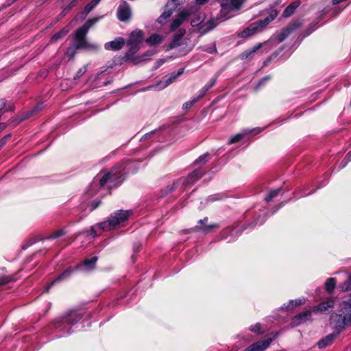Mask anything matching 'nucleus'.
I'll return each instance as SVG.
<instances>
[{"label": "nucleus", "mask_w": 351, "mask_h": 351, "mask_svg": "<svg viewBox=\"0 0 351 351\" xmlns=\"http://www.w3.org/2000/svg\"><path fill=\"white\" fill-rule=\"evenodd\" d=\"M77 4V0H71L67 5H66L62 12H61V16H65L72 8L75 7Z\"/></svg>", "instance_id": "obj_31"}, {"label": "nucleus", "mask_w": 351, "mask_h": 351, "mask_svg": "<svg viewBox=\"0 0 351 351\" xmlns=\"http://www.w3.org/2000/svg\"><path fill=\"white\" fill-rule=\"evenodd\" d=\"M335 337V335H333V334L328 335V336H326L325 338L321 339L317 343L318 347L319 348H324L330 345L332 343Z\"/></svg>", "instance_id": "obj_26"}, {"label": "nucleus", "mask_w": 351, "mask_h": 351, "mask_svg": "<svg viewBox=\"0 0 351 351\" xmlns=\"http://www.w3.org/2000/svg\"><path fill=\"white\" fill-rule=\"evenodd\" d=\"M70 28L68 26L64 27L60 31L54 34L50 38L51 43H55L58 40L64 38L69 32Z\"/></svg>", "instance_id": "obj_20"}, {"label": "nucleus", "mask_w": 351, "mask_h": 351, "mask_svg": "<svg viewBox=\"0 0 351 351\" xmlns=\"http://www.w3.org/2000/svg\"><path fill=\"white\" fill-rule=\"evenodd\" d=\"M217 227V225L216 224H213V225H210V226H205L202 228V230L205 232H208L210 231L211 229Z\"/></svg>", "instance_id": "obj_49"}, {"label": "nucleus", "mask_w": 351, "mask_h": 351, "mask_svg": "<svg viewBox=\"0 0 351 351\" xmlns=\"http://www.w3.org/2000/svg\"><path fill=\"white\" fill-rule=\"evenodd\" d=\"M86 71L87 66H84L83 67L80 68L74 76V80L80 79L86 72Z\"/></svg>", "instance_id": "obj_38"}, {"label": "nucleus", "mask_w": 351, "mask_h": 351, "mask_svg": "<svg viewBox=\"0 0 351 351\" xmlns=\"http://www.w3.org/2000/svg\"><path fill=\"white\" fill-rule=\"evenodd\" d=\"M346 0H332V4L333 5H338L341 3V2L346 1Z\"/></svg>", "instance_id": "obj_57"}, {"label": "nucleus", "mask_w": 351, "mask_h": 351, "mask_svg": "<svg viewBox=\"0 0 351 351\" xmlns=\"http://www.w3.org/2000/svg\"><path fill=\"white\" fill-rule=\"evenodd\" d=\"M125 44V40L123 37H117L114 40L107 42L104 45L106 50L119 51L121 49Z\"/></svg>", "instance_id": "obj_12"}, {"label": "nucleus", "mask_w": 351, "mask_h": 351, "mask_svg": "<svg viewBox=\"0 0 351 351\" xmlns=\"http://www.w3.org/2000/svg\"><path fill=\"white\" fill-rule=\"evenodd\" d=\"M122 170H117L116 169L110 172H107L103 175H97L90 185L88 193L91 195L97 193L99 188L103 189L105 185L108 188H112L119 184L121 181H117L121 176Z\"/></svg>", "instance_id": "obj_2"}, {"label": "nucleus", "mask_w": 351, "mask_h": 351, "mask_svg": "<svg viewBox=\"0 0 351 351\" xmlns=\"http://www.w3.org/2000/svg\"><path fill=\"white\" fill-rule=\"evenodd\" d=\"M77 50L79 49L72 45L66 49L65 54L69 59H73L75 56Z\"/></svg>", "instance_id": "obj_33"}, {"label": "nucleus", "mask_w": 351, "mask_h": 351, "mask_svg": "<svg viewBox=\"0 0 351 351\" xmlns=\"http://www.w3.org/2000/svg\"><path fill=\"white\" fill-rule=\"evenodd\" d=\"M341 314H332L330 317V324L337 330L351 324V304L343 302L341 304Z\"/></svg>", "instance_id": "obj_6"}, {"label": "nucleus", "mask_w": 351, "mask_h": 351, "mask_svg": "<svg viewBox=\"0 0 351 351\" xmlns=\"http://www.w3.org/2000/svg\"><path fill=\"white\" fill-rule=\"evenodd\" d=\"M178 77V76L176 75V73H172L171 76L168 79L166 80L165 86L173 83Z\"/></svg>", "instance_id": "obj_39"}, {"label": "nucleus", "mask_w": 351, "mask_h": 351, "mask_svg": "<svg viewBox=\"0 0 351 351\" xmlns=\"http://www.w3.org/2000/svg\"><path fill=\"white\" fill-rule=\"evenodd\" d=\"M221 10L218 14L217 19L220 17H226L230 11H232L230 3H222L221 4Z\"/></svg>", "instance_id": "obj_28"}, {"label": "nucleus", "mask_w": 351, "mask_h": 351, "mask_svg": "<svg viewBox=\"0 0 351 351\" xmlns=\"http://www.w3.org/2000/svg\"><path fill=\"white\" fill-rule=\"evenodd\" d=\"M280 191H281V189L280 188L270 191L269 192L268 195L265 197V200L267 202H270L271 201H272V199L274 197L278 196V195L280 193Z\"/></svg>", "instance_id": "obj_32"}, {"label": "nucleus", "mask_w": 351, "mask_h": 351, "mask_svg": "<svg viewBox=\"0 0 351 351\" xmlns=\"http://www.w3.org/2000/svg\"><path fill=\"white\" fill-rule=\"evenodd\" d=\"M117 18L121 22H128L132 17V10L130 5L123 1L117 8Z\"/></svg>", "instance_id": "obj_9"}, {"label": "nucleus", "mask_w": 351, "mask_h": 351, "mask_svg": "<svg viewBox=\"0 0 351 351\" xmlns=\"http://www.w3.org/2000/svg\"><path fill=\"white\" fill-rule=\"evenodd\" d=\"M250 330L256 333V334H263L266 332L265 330L262 329L261 325L260 323H256L250 326Z\"/></svg>", "instance_id": "obj_34"}, {"label": "nucleus", "mask_w": 351, "mask_h": 351, "mask_svg": "<svg viewBox=\"0 0 351 351\" xmlns=\"http://www.w3.org/2000/svg\"><path fill=\"white\" fill-rule=\"evenodd\" d=\"M169 6L170 2L168 1L165 5V10L160 14V16L157 19V22L159 24L164 25L166 22V20L169 19L173 14L174 10L172 8H168Z\"/></svg>", "instance_id": "obj_17"}, {"label": "nucleus", "mask_w": 351, "mask_h": 351, "mask_svg": "<svg viewBox=\"0 0 351 351\" xmlns=\"http://www.w3.org/2000/svg\"><path fill=\"white\" fill-rule=\"evenodd\" d=\"M63 234H64V232L62 230H58V231L56 232L55 233H53L51 237L53 239H55V238L61 237Z\"/></svg>", "instance_id": "obj_47"}, {"label": "nucleus", "mask_w": 351, "mask_h": 351, "mask_svg": "<svg viewBox=\"0 0 351 351\" xmlns=\"http://www.w3.org/2000/svg\"><path fill=\"white\" fill-rule=\"evenodd\" d=\"M346 165V162L343 163V164H342V162H341L340 165H339V167L340 168H343Z\"/></svg>", "instance_id": "obj_63"}, {"label": "nucleus", "mask_w": 351, "mask_h": 351, "mask_svg": "<svg viewBox=\"0 0 351 351\" xmlns=\"http://www.w3.org/2000/svg\"><path fill=\"white\" fill-rule=\"evenodd\" d=\"M165 60L163 59H159L156 61V68H158L159 66H160L162 64L165 63Z\"/></svg>", "instance_id": "obj_52"}, {"label": "nucleus", "mask_w": 351, "mask_h": 351, "mask_svg": "<svg viewBox=\"0 0 351 351\" xmlns=\"http://www.w3.org/2000/svg\"><path fill=\"white\" fill-rule=\"evenodd\" d=\"M132 215L130 210H120L111 214L106 221L93 226L90 230V235L95 237L103 231H108L123 226L129 217Z\"/></svg>", "instance_id": "obj_1"}, {"label": "nucleus", "mask_w": 351, "mask_h": 351, "mask_svg": "<svg viewBox=\"0 0 351 351\" xmlns=\"http://www.w3.org/2000/svg\"><path fill=\"white\" fill-rule=\"evenodd\" d=\"M7 281L3 280V279H1L0 280V285H3Z\"/></svg>", "instance_id": "obj_62"}, {"label": "nucleus", "mask_w": 351, "mask_h": 351, "mask_svg": "<svg viewBox=\"0 0 351 351\" xmlns=\"http://www.w3.org/2000/svg\"><path fill=\"white\" fill-rule=\"evenodd\" d=\"M206 51L209 53H217V51L215 46H214L213 49H212V48L208 49H206Z\"/></svg>", "instance_id": "obj_54"}, {"label": "nucleus", "mask_w": 351, "mask_h": 351, "mask_svg": "<svg viewBox=\"0 0 351 351\" xmlns=\"http://www.w3.org/2000/svg\"><path fill=\"white\" fill-rule=\"evenodd\" d=\"M335 285H336L335 279L334 278H328L326 280V284H325L326 291L329 293H332V291H333V290H334V289L335 287Z\"/></svg>", "instance_id": "obj_30"}, {"label": "nucleus", "mask_w": 351, "mask_h": 351, "mask_svg": "<svg viewBox=\"0 0 351 351\" xmlns=\"http://www.w3.org/2000/svg\"><path fill=\"white\" fill-rule=\"evenodd\" d=\"M191 15V13L184 9L182 10L174 19L170 25V30L171 32L176 31L186 20H187L189 16Z\"/></svg>", "instance_id": "obj_10"}, {"label": "nucleus", "mask_w": 351, "mask_h": 351, "mask_svg": "<svg viewBox=\"0 0 351 351\" xmlns=\"http://www.w3.org/2000/svg\"><path fill=\"white\" fill-rule=\"evenodd\" d=\"M98 18H92L88 19L84 24L77 29L73 34V45L79 50L81 49H97L98 47L95 45L91 44L87 40V34L90 29L97 21Z\"/></svg>", "instance_id": "obj_3"}, {"label": "nucleus", "mask_w": 351, "mask_h": 351, "mask_svg": "<svg viewBox=\"0 0 351 351\" xmlns=\"http://www.w3.org/2000/svg\"><path fill=\"white\" fill-rule=\"evenodd\" d=\"M300 1H295L291 2L283 11L282 16L285 18H288L292 16L294 14L295 10L300 6Z\"/></svg>", "instance_id": "obj_18"}, {"label": "nucleus", "mask_w": 351, "mask_h": 351, "mask_svg": "<svg viewBox=\"0 0 351 351\" xmlns=\"http://www.w3.org/2000/svg\"><path fill=\"white\" fill-rule=\"evenodd\" d=\"M71 268L66 269L62 274H60L57 278H56L53 282H51L49 285H48L45 288V291H48V290L50 289V287L56 282L60 280H62L63 279H65L67 278L71 273L72 272Z\"/></svg>", "instance_id": "obj_27"}, {"label": "nucleus", "mask_w": 351, "mask_h": 351, "mask_svg": "<svg viewBox=\"0 0 351 351\" xmlns=\"http://www.w3.org/2000/svg\"><path fill=\"white\" fill-rule=\"evenodd\" d=\"M43 150H40V151L38 152V154H41L43 153Z\"/></svg>", "instance_id": "obj_64"}, {"label": "nucleus", "mask_w": 351, "mask_h": 351, "mask_svg": "<svg viewBox=\"0 0 351 351\" xmlns=\"http://www.w3.org/2000/svg\"><path fill=\"white\" fill-rule=\"evenodd\" d=\"M202 176V172L200 170H195L185 180L186 184H193Z\"/></svg>", "instance_id": "obj_25"}, {"label": "nucleus", "mask_w": 351, "mask_h": 351, "mask_svg": "<svg viewBox=\"0 0 351 351\" xmlns=\"http://www.w3.org/2000/svg\"><path fill=\"white\" fill-rule=\"evenodd\" d=\"M19 117L14 119L10 120L9 124H12L13 126H16L20 123H17L19 121Z\"/></svg>", "instance_id": "obj_50"}, {"label": "nucleus", "mask_w": 351, "mask_h": 351, "mask_svg": "<svg viewBox=\"0 0 351 351\" xmlns=\"http://www.w3.org/2000/svg\"><path fill=\"white\" fill-rule=\"evenodd\" d=\"M82 319L81 315L76 312L72 311L69 313L65 317L62 318L61 322L69 325H73Z\"/></svg>", "instance_id": "obj_15"}, {"label": "nucleus", "mask_w": 351, "mask_h": 351, "mask_svg": "<svg viewBox=\"0 0 351 351\" xmlns=\"http://www.w3.org/2000/svg\"><path fill=\"white\" fill-rule=\"evenodd\" d=\"M271 11L269 16L263 19L258 20L250 24L246 28L238 34V36L241 38L250 37L255 34L263 30L271 21H273L278 14V12L276 9H273V6L270 8Z\"/></svg>", "instance_id": "obj_4"}, {"label": "nucleus", "mask_w": 351, "mask_h": 351, "mask_svg": "<svg viewBox=\"0 0 351 351\" xmlns=\"http://www.w3.org/2000/svg\"><path fill=\"white\" fill-rule=\"evenodd\" d=\"M263 46L262 43H258L256 45L254 46L252 49H246L243 51L240 55L239 58L241 60H245L248 57H250L252 54L254 53L259 49H261Z\"/></svg>", "instance_id": "obj_23"}, {"label": "nucleus", "mask_w": 351, "mask_h": 351, "mask_svg": "<svg viewBox=\"0 0 351 351\" xmlns=\"http://www.w3.org/2000/svg\"><path fill=\"white\" fill-rule=\"evenodd\" d=\"M99 202H93L91 206H90V210L93 211V210L97 208V206H99Z\"/></svg>", "instance_id": "obj_51"}, {"label": "nucleus", "mask_w": 351, "mask_h": 351, "mask_svg": "<svg viewBox=\"0 0 351 351\" xmlns=\"http://www.w3.org/2000/svg\"><path fill=\"white\" fill-rule=\"evenodd\" d=\"M271 79V76L270 75H266L265 76L263 79H261L258 84H257V86H256V88H259L260 87H261L262 86H264L265 84Z\"/></svg>", "instance_id": "obj_40"}, {"label": "nucleus", "mask_w": 351, "mask_h": 351, "mask_svg": "<svg viewBox=\"0 0 351 351\" xmlns=\"http://www.w3.org/2000/svg\"><path fill=\"white\" fill-rule=\"evenodd\" d=\"M15 109V106L14 104H10L8 106H5V112L14 111Z\"/></svg>", "instance_id": "obj_48"}, {"label": "nucleus", "mask_w": 351, "mask_h": 351, "mask_svg": "<svg viewBox=\"0 0 351 351\" xmlns=\"http://www.w3.org/2000/svg\"><path fill=\"white\" fill-rule=\"evenodd\" d=\"M208 0H195L196 3L199 5H204L208 2Z\"/></svg>", "instance_id": "obj_53"}, {"label": "nucleus", "mask_w": 351, "mask_h": 351, "mask_svg": "<svg viewBox=\"0 0 351 351\" xmlns=\"http://www.w3.org/2000/svg\"><path fill=\"white\" fill-rule=\"evenodd\" d=\"M11 137L10 134H8L0 140V148L4 146L8 141Z\"/></svg>", "instance_id": "obj_45"}, {"label": "nucleus", "mask_w": 351, "mask_h": 351, "mask_svg": "<svg viewBox=\"0 0 351 351\" xmlns=\"http://www.w3.org/2000/svg\"><path fill=\"white\" fill-rule=\"evenodd\" d=\"M302 23L299 21H295L289 23L285 27L282 29V32L278 36V40L279 43L283 42L288 38L292 33L300 27Z\"/></svg>", "instance_id": "obj_8"}, {"label": "nucleus", "mask_w": 351, "mask_h": 351, "mask_svg": "<svg viewBox=\"0 0 351 351\" xmlns=\"http://www.w3.org/2000/svg\"><path fill=\"white\" fill-rule=\"evenodd\" d=\"M204 94H205V92L204 93L199 95L196 98L184 103L182 105V108L184 110H188V109L191 108L197 101H198L201 98H202L204 97Z\"/></svg>", "instance_id": "obj_29"}, {"label": "nucleus", "mask_w": 351, "mask_h": 351, "mask_svg": "<svg viewBox=\"0 0 351 351\" xmlns=\"http://www.w3.org/2000/svg\"><path fill=\"white\" fill-rule=\"evenodd\" d=\"M97 261V256H93L90 258L86 259L82 264L77 266L79 269L90 270L93 268Z\"/></svg>", "instance_id": "obj_21"}, {"label": "nucleus", "mask_w": 351, "mask_h": 351, "mask_svg": "<svg viewBox=\"0 0 351 351\" xmlns=\"http://www.w3.org/2000/svg\"><path fill=\"white\" fill-rule=\"evenodd\" d=\"M277 337L275 335L274 339ZM274 338H267L263 340L258 341L252 343L245 349V351H265L273 341Z\"/></svg>", "instance_id": "obj_11"}, {"label": "nucleus", "mask_w": 351, "mask_h": 351, "mask_svg": "<svg viewBox=\"0 0 351 351\" xmlns=\"http://www.w3.org/2000/svg\"><path fill=\"white\" fill-rule=\"evenodd\" d=\"M101 0H92L93 4H95L96 6L99 4Z\"/></svg>", "instance_id": "obj_58"}, {"label": "nucleus", "mask_w": 351, "mask_h": 351, "mask_svg": "<svg viewBox=\"0 0 351 351\" xmlns=\"http://www.w3.org/2000/svg\"><path fill=\"white\" fill-rule=\"evenodd\" d=\"M43 105L42 104H37L32 110L21 114L19 117V119L17 123H21L22 121L36 115L39 111H40L43 109Z\"/></svg>", "instance_id": "obj_16"}, {"label": "nucleus", "mask_w": 351, "mask_h": 351, "mask_svg": "<svg viewBox=\"0 0 351 351\" xmlns=\"http://www.w3.org/2000/svg\"><path fill=\"white\" fill-rule=\"evenodd\" d=\"M334 306V300L332 299H329L326 302L321 303L320 304L316 306L314 308L315 311L324 312L327 311L330 308H332Z\"/></svg>", "instance_id": "obj_24"}, {"label": "nucleus", "mask_w": 351, "mask_h": 351, "mask_svg": "<svg viewBox=\"0 0 351 351\" xmlns=\"http://www.w3.org/2000/svg\"><path fill=\"white\" fill-rule=\"evenodd\" d=\"M217 80L215 78H213L210 80V82L204 86L206 88V91L208 90L210 88L213 86L216 83Z\"/></svg>", "instance_id": "obj_44"}, {"label": "nucleus", "mask_w": 351, "mask_h": 351, "mask_svg": "<svg viewBox=\"0 0 351 351\" xmlns=\"http://www.w3.org/2000/svg\"><path fill=\"white\" fill-rule=\"evenodd\" d=\"M243 3V0H230V4L232 11L240 10Z\"/></svg>", "instance_id": "obj_35"}, {"label": "nucleus", "mask_w": 351, "mask_h": 351, "mask_svg": "<svg viewBox=\"0 0 351 351\" xmlns=\"http://www.w3.org/2000/svg\"><path fill=\"white\" fill-rule=\"evenodd\" d=\"M88 12L84 8L82 11L77 14V17L80 19H84L88 15Z\"/></svg>", "instance_id": "obj_43"}, {"label": "nucleus", "mask_w": 351, "mask_h": 351, "mask_svg": "<svg viewBox=\"0 0 351 351\" xmlns=\"http://www.w3.org/2000/svg\"><path fill=\"white\" fill-rule=\"evenodd\" d=\"M184 68H181L176 73V75L177 76H180L181 75H182L184 73Z\"/></svg>", "instance_id": "obj_56"}, {"label": "nucleus", "mask_w": 351, "mask_h": 351, "mask_svg": "<svg viewBox=\"0 0 351 351\" xmlns=\"http://www.w3.org/2000/svg\"><path fill=\"white\" fill-rule=\"evenodd\" d=\"M96 7V5L95 4H93V2L90 1V3H88L85 7H84V9L89 13L90 12H91Z\"/></svg>", "instance_id": "obj_42"}, {"label": "nucleus", "mask_w": 351, "mask_h": 351, "mask_svg": "<svg viewBox=\"0 0 351 351\" xmlns=\"http://www.w3.org/2000/svg\"><path fill=\"white\" fill-rule=\"evenodd\" d=\"M313 32V27H308L305 31L303 33V35H302V38L308 36V35H310L312 32Z\"/></svg>", "instance_id": "obj_46"}, {"label": "nucleus", "mask_w": 351, "mask_h": 351, "mask_svg": "<svg viewBox=\"0 0 351 351\" xmlns=\"http://www.w3.org/2000/svg\"><path fill=\"white\" fill-rule=\"evenodd\" d=\"M208 221V218H204V219H201L199 220V223H204V222L207 221Z\"/></svg>", "instance_id": "obj_61"}, {"label": "nucleus", "mask_w": 351, "mask_h": 351, "mask_svg": "<svg viewBox=\"0 0 351 351\" xmlns=\"http://www.w3.org/2000/svg\"><path fill=\"white\" fill-rule=\"evenodd\" d=\"M101 0H92L93 4H95L96 6L99 4Z\"/></svg>", "instance_id": "obj_59"}, {"label": "nucleus", "mask_w": 351, "mask_h": 351, "mask_svg": "<svg viewBox=\"0 0 351 351\" xmlns=\"http://www.w3.org/2000/svg\"><path fill=\"white\" fill-rule=\"evenodd\" d=\"M186 0H171V2L173 3V7L171 8L174 10L180 5L184 3Z\"/></svg>", "instance_id": "obj_41"}, {"label": "nucleus", "mask_w": 351, "mask_h": 351, "mask_svg": "<svg viewBox=\"0 0 351 351\" xmlns=\"http://www.w3.org/2000/svg\"><path fill=\"white\" fill-rule=\"evenodd\" d=\"M162 40V36L158 34H153L145 41L149 45L154 46L160 44Z\"/></svg>", "instance_id": "obj_22"}, {"label": "nucleus", "mask_w": 351, "mask_h": 351, "mask_svg": "<svg viewBox=\"0 0 351 351\" xmlns=\"http://www.w3.org/2000/svg\"><path fill=\"white\" fill-rule=\"evenodd\" d=\"M145 34L141 29H136L132 31L129 38L125 43L129 47L128 51L121 58V62H128L130 59H132L134 54H136L141 49V44L143 43L144 39Z\"/></svg>", "instance_id": "obj_5"}, {"label": "nucleus", "mask_w": 351, "mask_h": 351, "mask_svg": "<svg viewBox=\"0 0 351 351\" xmlns=\"http://www.w3.org/2000/svg\"><path fill=\"white\" fill-rule=\"evenodd\" d=\"M263 130L262 128H254L252 129L245 128L243 129L239 133L232 136L228 141V145L240 143L241 145L248 143L251 138Z\"/></svg>", "instance_id": "obj_7"}, {"label": "nucleus", "mask_w": 351, "mask_h": 351, "mask_svg": "<svg viewBox=\"0 0 351 351\" xmlns=\"http://www.w3.org/2000/svg\"><path fill=\"white\" fill-rule=\"evenodd\" d=\"M156 53V51L154 49H149L143 53L141 55H136L134 54L132 59H130L129 61L133 62L134 64H138L141 62L145 61L149 59V57L154 56Z\"/></svg>", "instance_id": "obj_14"}, {"label": "nucleus", "mask_w": 351, "mask_h": 351, "mask_svg": "<svg viewBox=\"0 0 351 351\" xmlns=\"http://www.w3.org/2000/svg\"><path fill=\"white\" fill-rule=\"evenodd\" d=\"M282 49L283 48L280 49L279 51H276L275 53H273V56L276 57L280 53V52L282 51Z\"/></svg>", "instance_id": "obj_60"}, {"label": "nucleus", "mask_w": 351, "mask_h": 351, "mask_svg": "<svg viewBox=\"0 0 351 351\" xmlns=\"http://www.w3.org/2000/svg\"><path fill=\"white\" fill-rule=\"evenodd\" d=\"M158 130H161V128H159L158 130H154L149 132H147L146 133L145 135H143L141 138V141H146L147 139H149L150 138L152 137V136L154 134H156V132Z\"/></svg>", "instance_id": "obj_37"}, {"label": "nucleus", "mask_w": 351, "mask_h": 351, "mask_svg": "<svg viewBox=\"0 0 351 351\" xmlns=\"http://www.w3.org/2000/svg\"><path fill=\"white\" fill-rule=\"evenodd\" d=\"M8 124L6 123H0V132L6 128Z\"/></svg>", "instance_id": "obj_55"}, {"label": "nucleus", "mask_w": 351, "mask_h": 351, "mask_svg": "<svg viewBox=\"0 0 351 351\" xmlns=\"http://www.w3.org/2000/svg\"><path fill=\"white\" fill-rule=\"evenodd\" d=\"M305 302V298H301L296 300H290L289 303V306L287 308H293L294 306H300L303 304Z\"/></svg>", "instance_id": "obj_36"}, {"label": "nucleus", "mask_w": 351, "mask_h": 351, "mask_svg": "<svg viewBox=\"0 0 351 351\" xmlns=\"http://www.w3.org/2000/svg\"><path fill=\"white\" fill-rule=\"evenodd\" d=\"M186 34V30L184 29H180L178 33H176L173 35L172 40L170 43L167 45V51L171 50L175 47H177L181 45V39Z\"/></svg>", "instance_id": "obj_13"}, {"label": "nucleus", "mask_w": 351, "mask_h": 351, "mask_svg": "<svg viewBox=\"0 0 351 351\" xmlns=\"http://www.w3.org/2000/svg\"><path fill=\"white\" fill-rule=\"evenodd\" d=\"M311 313L312 311L310 310L304 311L294 317L293 322L295 324H300L302 322H304L310 319Z\"/></svg>", "instance_id": "obj_19"}]
</instances>
